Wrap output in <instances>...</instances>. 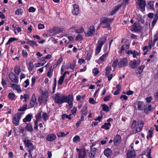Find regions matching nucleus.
<instances>
[{"instance_id":"1","label":"nucleus","mask_w":158,"mask_h":158,"mask_svg":"<svg viewBox=\"0 0 158 158\" xmlns=\"http://www.w3.org/2000/svg\"><path fill=\"white\" fill-rule=\"evenodd\" d=\"M54 102L59 104L66 102L68 103L70 108L72 107L73 106V98L72 96L69 95L67 96L63 95L59 93H57L55 95L54 97Z\"/></svg>"},{"instance_id":"2","label":"nucleus","mask_w":158,"mask_h":158,"mask_svg":"<svg viewBox=\"0 0 158 158\" xmlns=\"http://www.w3.org/2000/svg\"><path fill=\"white\" fill-rule=\"evenodd\" d=\"M143 122L142 121H138L137 123L136 121H133L131 126L133 133L135 134L139 132L143 128Z\"/></svg>"},{"instance_id":"3","label":"nucleus","mask_w":158,"mask_h":158,"mask_svg":"<svg viewBox=\"0 0 158 158\" xmlns=\"http://www.w3.org/2000/svg\"><path fill=\"white\" fill-rule=\"evenodd\" d=\"M106 40V38L105 36L102 37V38H100V40L98 42L96 48V55H97L100 52L101 48Z\"/></svg>"},{"instance_id":"4","label":"nucleus","mask_w":158,"mask_h":158,"mask_svg":"<svg viewBox=\"0 0 158 158\" xmlns=\"http://www.w3.org/2000/svg\"><path fill=\"white\" fill-rule=\"evenodd\" d=\"M113 20V19H111L107 18H105L101 22V24L103 28H105L107 27L108 30H110L111 29V28L109 23L112 22Z\"/></svg>"},{"instance_id":"5","label":"nucleus","mask_w":158,"mask_h":158,"mask_svg":"<svg viewBox=\"0 0 158 158\" xmlns=\"http://www.w3.org/2000/svg\"><path fill=\"white\" fill-rule=\"evenodd\" d=\"M20 118L21 114L19 113L14 115L13 119V123L15 126H18L19 125Z\"/></svg>"},{"instance_id":"6","label":"nucleus","mask_w":158,"mask_h":158,"mask_svg":"<svg viewBox=\"0 0 158 158\" xmlns=\"http://www.w3.org/2000/svg\"><path fill=\"white\" fill-rule=\"evenodd\" d=\"M95 31V29L94 26H91L89 27L87 32H85V35L87 37L93 36Z\"/></svg>"},{"instance_id":"7","label":"nucleus","mask_w":158,"mask_h":158,"mask_svg":"<svg viewBox=\"0 0 158 158\" xmlns=\"http://www.w3.org/2000/svg\"><path fill=\"white\" fill-rule=\"evenodd\" d=\"M24 142L26 146L28 148L27 149L28 151L30 150L32 151L34 149H35V147L33 146L32 143H31L30 140H25L24 141Z\"/></svg>"},{"instance_id":"8","label":"nucleus","mask_w":158,"mask_h":158,"mask_svg":"<svg viewBox=\"0 0 158 158\" xmlns=\"http://www.w3.org/2000/svg\"><path fill=\"white\" fill-rule=\"evenodd\" d=\"M134 106L136 107V106H137L138 109L139 110H143L145 108V104L144 103L141 101H137L134 103Z\"/></svg>"},{"instance_id":"9","label":"nucleus","mask_w":158,"mask_h":158,"mask_svg":"<svg viewBox=\"0 0 158 158\" xmlns=\"http://www.w3.org/2000/svg\"><path fill=\"white\" fill-rule=\"evenodd\" d=\"M76 151L77 152H78V158H85L86 156V153L85 149H80L78 148H77Z\"/></svg>"},{"instance_id":"10","label":"nucleus","mask_w":158,"mask_h":158,"mask_svg":"<svg viewBox=\"0 0 158 158\" xmlns=\"http://www.w3.org/2000/svg\"><path fill=\"white\" fill-rule=\"evenodd\" d=\"M140 61L139 60H134L133 61H131L129 63L130 66L132 68H135L138 66L140 64Z\"/></svg>"},{"instance_id":"11","label":"nucleus","mask_w":158,"mask_h":158,"mask_svg":"<svg viewBox=\"0 0 158 158\" xmlns=\"http://www.w3.org/2000/svg\"><path fill=\"white\" fill-rule=\"evenodd\" d=\"M9 78L11 81L14 83H17L18 82V80L15 73L13 72L10 73L9 75Z\"/></svg>"},{"instance_id":"12","label":"nucleus","mask_w":158,"mask_h":158,"mask_svg":"<svg viewBox=\"0 0 158 158\" xmlns=\"http://www.w3.org/2000/svg\"><path fill=\"white\" fill-rule=\"evenodd\" d=\"M48 96L45 94H43L39 98V101L40 103H42L43 102H46L48 100Z\"/></svg>"},{"instance_id":"13","label":"nucleus","mask_w":158,"mask_h":158,"mask_svg":"<svg viewBox=\"0 0 158 158\" xmlns=\"http://www.w3.org/2000/svg\"><path fill=\"white\" fill-rule=\"evenodd\" d=\"M133 29L136 32H140L142 30V28L139 24L136 22L133 25Z\"/></svg>"},{"instance_id":"14","label":"nucleus","mask_w":158,"mask_h":158,"mask_svg":"<svg viewBox=\"0 0 158 158\" xmlns=\"http://www.w3.org/2000/svg\"><path fill=\"white\" fill-rule=\"evenodd\" d=\"M137 4L142 9H145L146 2L145 0H137Z\"/></svg>"},{"instance_id":"15","label":"nucleus","mask_w":158,"mask_h":158,"mask_svg":"<svg viewBox=\"0 0 158 158\" xmlns=\"http://www.w3.org/2000/svg\"><path fill=\"white\" fill-rule=\"evenodd\" d=\"M72 13L74 15H77L79 13V9L78 5L75 4L73 5V9L72 11Z\"/></svg>"},{"instance_id":"16","label":"nucleus","mask_w":158,"mask_h":158,"mask_svg":"<svg viewBox=\"0 0 158 158\" xmlns=\"http://www.w3.org/2000/svg\"><path fill=\"white\" fill-rule=\"evenodd\" d=\"M127 63V58H124L121 60L118 64V67L121 68L126 65Z\"/></svg>"},{"instance_id":"17","label":"nucleus","mask_w":158,"mask_h":158,"mask_svg":"<svg viewBox=\"0 0 158 158\" xmlns=\"http://www.w3.org/2000/svg\"><path fill=\"white\" fill-rule=\"evenodd\" d=\"M121 141V137L120 136L118 135H117L114 137V145H118Z\"/></svg>"},{"instance_id":"18","label":"nucleus","mask_w":158,"mask_h":158,"mask_svg":"<svg viewBox=\"0 0 158 158\" xmlns=\"http://www.w3.org/2000/svg\"><path fill=\"white\" fill-rule=\"evenodd\" d=\"M56 138V135L54 134H50L46 137V139L49 141H52L54 140Z\"/></svg>"},{"instance_id":"19","label":"nucleus","mask_w":158,"mask_h":158,"mask_svg":"<svg viewBox=\"0 0 158 158\" xmlns=\"http://www.w3.org/2000/svg\"><path fill=\"white\" fill-rule=\"evenodd\" d=\"M127 158H134L136 156L134 150H129L127 153Z\"/></svg>"},{"instance_id":"20","label":"nucleus","mask_w":158,"mask_h":158,"mask_svg":"<svg viewBox=\"0 0 158 158\" xmlns=\"http://www.w3.org/2000/svg\"><path fill=\"white\" fill-rule=\"evenodd\" d=\"M36 102V98L35 94H33L32 96L31 100L30 102V106L31 108L33 107L34 106L35 103Z\"/></svg>"},{"instance_id":"21","label":"nucleus","mask_w":158,"mask_h":158,"mask_svg":"<svg viewBox=\"0 0 158 158\" xmlns=\"http://www.w3.org/2000/svg\"><path fill=\"white\" fill-rule=\"evenodd\" d=\"M154 1H150L149 2L147 5V7L148 9L155 10L154 7Z\"/></svg>"},{"instance_id":"22","label":"nucleus","mask_w":158,"mask_h":158,"mask_svg":"<svg viewBox=\"0 0 158 158\" xmlns=\"http://www.w3.org/2000/svg\"><path fill=\"white\" fill-rule=\"evenodd\" d=\"M11 87L18 92H20L21 91V89L19 85H17L15 84H13L11 85Z\"/></svg>"},{"instance_id":"23","label":"nucleus","mask_w":158,"mask_h":158,"mask_svg":"<svg viewBox=\"0 0 158 158\" xmlns=\"http://www.w3.org/2000/svg\"><path fill=\"white\" fill-rule=\"evenodd\" d=\"M96 149L94 148H91L90 152L89 154V157L90 158H94L96 153Z\"/></svg>"},{"instance_id":"24","label":"nucleus","mask_w":158,"mask_h":158,"mask_svg":"<svg viewBox=\"0 0 158 158\" xmlns=\"http://www.w3.org/2000/svg\"><path fill=\"white\" fill-rule=\"evenodd\" d=\"M104 155L107 157H109L111 155L112 151L109 148H106L104 152Z\"/></svg>"},{"instance_id":"25","label":"nucleus","mask_w":158,"mask_h":158,"mask_svg":"<svg viewBox=\"0 0 158 158\" xmlns=\"http://www.w3.org/2000/svg\"><path fill=\"white\" fill-rule=\"evenodd\" d=\"M129 45L127 44H125L124 45L122 46L120 49L119 53H122L123 52V51L129 48Z\"/></svg>"},{"instance_id":"26","label":"nucleus","mask_w":158,"mask_h":158,"mask_svg":"<svg viewBox=\"0 0 158 158\" xmlns=\"http://www.w3.org/2000/svg\"><path fill=\"white\" fill-rule=\"evenodd\" d=\"M76 27L75 26L73 27H71V29L72 30L75 29V31L76 33H82L84 31V29L82 27H81L78 29H76Z\"/></svg>"},{"instance_id":"27","label":"nucleus","mask_w":158,"mask_h":158,"mask_svg":"<svg viewBox=\"0 0 158 158\" xmlns=\"http://www.w3.org/2000/svg\"><path fill=\"white\" fill-rule=\"evenodd\" d=\"M32 116V114H30L27 115L25 118L23 119V121L24 122H26L27 121L29 122L30 121L31 119Z\"/></svg>"},{"instance_id":"28","label":"nucleus","mask_w":158,"mask_h":158,"mask_svg":"<svg viewBox=\"0 0 158 158\" xmlns=\"http://www.w3.org/2000/svg\"><path fill=\"white\" fill-rule=\"evenodd\" d=\"M81 111L82 115L86 116L87 115L88 111L87 110V107L86 106L81 109Z\"/></svg>"},{"instance_id":"29","label":"nucleus","mask_w":158,"mask_h":158,"mask_svg":"<svg viewBox=\"0 0 158 158\" xmlns=\"http://www.w3.org/2000/svg\"><path fill=\"white\" fill-rule=\"evenodd\" d=\"M144 67V65H141L139 67L138 69L136 70V73L139 74H140L142 72L143 69Z\"/></svg>"},{"instance_id":"30","label":"nucleus","mask_w":158,"mask_h":158,"mask_svg":"<svg viewBox=\"0 0 158 158\" xmlns=\"http://www.w3.org/2000/svg\"><path fill=\"white\" fill-rule=\"evenodd\" d=\"M158 19V13H156L154 17L152 22V26H154L156 23L157 20Z\"/></svg>"},{"instance_id":"31","label":"nucleus","mask_w":158,"mask_h":158,"mask_svg":"<svg viewBox=\"0 0 158 158\" xmlns=\"http://www.w3.org/2000/svg\"><path fill=\"white\" fill-rule=\"evenodd\" d=\"M49 116L46 112H43L42 114V117L44 120L46 121L48 119Z\"/></svg>"},{"instance_id":"32","label":"nucleus","mask_w":158,"mask_h":158,"mask_svg":"<svg viewBox=\"0 0 158 158\" xmlns=\"http://www.w3.org/2000/svg\"><path fill=\"white\" fill-rule=\"evenodd\" d=\"M25 129L27 130L28 131H32L33 129L32 126L31 124H27L25 127Z\"/></svg>"},{"instance_id":"33","label":"nucleus","mask_w":158,"mask_h":158,"mask_svg":"<svg viewBox=\"0 0 158 158\" xmlns=\"http://www.w3.org/2000/svg\"><path fill=\"white\" fill-rule=\"evenodd\" d=\"M14 72L16 74L19 75L21 72L20 67L18 66L15 67L14 68Z\"/></svg>"},{"instance_id":"34","label":"nucleus","mask_w":158,"mask_h":158,"mask_svg":"<svg viewBox=\"0 0 158 158\" xmlns=\"http://www.w3.org/2000/svg\"><path fill=\"white\" fill-rule=\"evenodd\" d=\"M34 67L33 64L31 61L29 62L28 64V68L29 71H31Z\"/></svg>"},{"instance_id":"35","label":"nucleus","mask_w":158,"mask_h":158,"mask_svg":"<svg viewBox=\"0 0 158 158\" xmlns=\"http://www.w3.org/2000/svg\"><path fill=\"white\" fill-rule=\"evenodd\" d=\"M41 112H40L38 113L37 114L35 115L36 120L35 121H37V122H38V121L40 120L41 118Z\"/></svg>"},{"instance_id":"36","label":"nucleus","mask_w":158,"mask_h":158,"mask_svg":"<svg viewBox=\"0 0 158 158\" xmlns=\"http://www.w3.org/2000/svg\"><path fill=\"white\" fill-rule=\"evenodd\" d=\"M102 109L103 110L106 112H108L109 111V107L106 104L102 105Z\"/></svg>"},{"instance_id":"37","label":"nucleus","mask_w":158,"mask_h":158,"mask_svg":"<svg viewBox=\"0 0 158 158\" xmlns=\"http://www.w3.org/2000/svg\"><path fill=\"white\" fill-rule=\"evenodd\" d=\"M120 7L119 6H116L115 7L114 10L111 12V14L112 15H114L119 10Z\"/></svg>"},{"instance_id":"38","label":"nucleus","mask_w":158,"mask_h":158,"mask_svg":"<svg viewBox=\"0 0 158 158\" xmlns=\"http://www.w3.org/2000/svg\"><path fill=\"white\" fill-rule=\"evenodd\" d=\"M111 71V68L109 66H107L106 68L105 76H107L109 75Z\"/></svg>"},{"instance_id":"39","label":"nucleus","mask_w":158,"mask_h":158,"mask_svg":"<svg viewBox=\"0 0 158 158\" xmlns=\"http://www.w3.org/2000/svg\"><path fill=\"white\" fill-rule=\"evenodd\" d=\"M80 138L79 136L76 135L75 136L73 139V141L75 143H78L80 141Z\"/></svg>"},{"instance_id":"40","label":"nucleus","mask_w":158,"mask_h":158,"mask_svg":"<svg viewBox=\"0 0 158 158\" xmlns=\"http://www.w3.org/2000/svg\"><path fill=\"white\" fill-rule=\"evenodd\" d=\"M107 55L108 54L107 53L103 55L100 57V60L102 61V62L104 61L105 60V59L106 56H107Z\"/></svg>"},{"instance_id":"41","label":"nucleus","mask_w":158,"mask_h":158,"mask_svg":"<svg viewBox=\"0 0 158 158\" xmlns=\"http://www.w3.org/2000/svg\"><path fill=\"white\" fill-rule=\"evenodd\" d=\"M23 10L22 9L19 8L15 11V14L18 15H21L23 13Z\"/></svg>"},{"instance_id":"42","label":"nucleus","mask_w":158,"mask_h":158,"mask_svg":"<svg viewBox=\"0 0 158 158\" xmlns=\"http://www.w3.org/2000/svg\"><path fill=\"white\" fill-rule=\"evenodd\" d=\"M83 39L82 36L81 35L79 34L77 35L76 37V40L78 41H80Z\"/></svg>"},{"instance_id":"43","label":"nucleus","mask_w":158,"mask_h":158,"mask_svg":"<svg viewBox=\"0 0 158 158\" xmlns=\"http://www.w3.org/2000/svg\"><path fill=\"white\" fill-rule=\"evenodd\" d=\"M76 61L73 60V64H71L70 66V68L72 69L73 70L74 69L75 66H76V65L75 64Z\"/></svg>"},{"instance_id":"44","label":"nucleus","mask_w":158,"mask_h":158,"mask_svg":"<svg viewBox=\"0 0 158 158\" xmlns=\"http://www.w3.org/2000/svg\"><path fill=\"white\" fill-rule=\"evenodd\" d=\"M61 118L63 119H64L65 118H68L69 120H70L71 119V117H69L68 115H67L66 114H63L62 115Z\"/></svg>"},{"instance_id":"45","label":"nucleus","mask_w":158,"mask_h":158,"mask_svg":"<svg viewBox=\"0 0 158 158\" xmlns=\"http://www.w3.org/2000/svg\"><path fill=\"white\" fill-rule=\"evenodd\" d=\"M8 96L9 99L11 100H13L15 97V94L13 93H9Z\"/></svg>"},{"instance_id":"46","label":"nucleus","mask_w":158,"mask_h":158,"mask_svg":"<svg viewBox=\"0 0 158 158\" xmlns=\"http://www.w3.org/2000/svg\"><path fill=\"white\" fill-rule=\"evenodd\" d=\"M158 40V31H157L154 35L153 42L155 43Z\"/></svg>"},{"instance_id":"47","label":"nucleus","mask_w":158,"mask_h":158,"mask_svg":"<svg viewBox=\"0 0 158 158\" xmlns=\"http://www.w3.org/2000/svg\"><path fill=\"white\" fill-rule=\"evenodd\" d=\"M118 60L117 59L115 60L113 62V64L112 66L114 68H115L117 67V64H118Z\"/></svg>"},{"instance_id":"48","label":"nucleus","mask_w":158,"mask_h":158,"mask_svg":"<svg viewBox=\"0 0 158 158\" xmlns=\"http://www.w3.org/2000/svg\"><path fill=\"white\" fill-rule=\"evenodd\" d=\"M27 105L25 104L21 108H19L18 110L19 111H24L27 109Z\"/></svg>"},{"instance_id":"49","label":"nucleus","mask_w":158,"mask_h":158,"mask_svg":"<svg viewBox=\"0 0 158 158\" xmlns=\"http://www.w3.org/2000/svg\"><path fill=\"white\" fill-rule=\"evenodd\" d=\"M93 73L96 76L99 73V71L98 69L95 68L93 70Z\"/></svg>"},{"instance_id":"50","label":"nucleus","mask_w":158,"mask_h":158,"mask_svg":"<svg viewBox=\"0 0 158 158\" xmlns=\"http://www.w3.org/2000/svg\"><path fill=\"white\" fill-rule=\"evenodd\" d=\"M66 135V134L63 132H59L57 134V136L58 137H61L64 136Z\"/></svg>"},{"instance_id":"51","label":"nucleus","mask_w":158,"mask_h":158,"mask_svg":"<svg viewBox=\"0 0 158 158\" xmlns=\"http://www.w3.org/2000/svg\"><path fill=\"white\" fill-rule=\"evenodd\" d=\"M17 39H16V38L14 37L10 38L9 40H8V42L7 43V44H9L11 42L14 41L15 40H17Z\"/></svg>"},{"instance_id":"52","label":"nucleus","mask_w":158,"mask_h":158,"mask_svg":"<svg viewBox=\"0 0 158 158\" xmlns=\"http://www.w3.org/2000/svg\"><path fill=\"white\" fill-rule=\"evenodd\" d=\"M149 134L148 135L147 137L148 139V138H151L152 136V134L153 133L152 131V130H149L148 131Z\"/></svg>"},{"instance_id":"53","label":"nucleus","mask_w":158,"mask_h":158,"mask_svg":"<svg viewBox=\"0 0 158 158\" xmlns=\"http://www.w3.org/2000/svg\"><path fill=\"white\" fill-rule=\"evenodd\" d=\"M102 127L103 128H104L106 130H108L110 129V127L109 126L106 125V123H105L104 125H103Z\"/></svg>"},{"instance_id":"54","label":"nucleus","mask_w":158,"mask_h":158,"mask_svg":"<svg viewBox=\"0 0 158 158\" xmlns=\"http://www.w3.org/2000/svg\"><path fill=\"white\" fill-rule=\"evenodd\" d=\"M77 111V108L74 107L73 108V109L71 110V112L73 114L75 115Z\"/></svg>"},{"instance_id":"55","label":"nucleus","mask_w":158,"mask_h":158,"mask_svg":"<svg viewBox=\"0 0 158 158\" xmlns=\"http://www.w3.org/2000/svg\"><path fill=\"white\" fill-rule=\"evenodd\" d=\"M139 54V52H138L137 51L135 50L133 52V56L134 58H135L137 56H138Z\"/></svg>"},{"instance_id":"56","label":"nucleus","mask_w":158,"mask_h":158,"mask_svg":"<svg viewBox=\"0 0 158 158\" xmlns=\"http://www.w3.org/2000/svg\"><path fill=\"white\" fill-rule=\"evenodd\" d=\"M24 84H25L24 85V87L26 88L29 84V80L28 79H27L24 82Z\"/></svg>"},{"instance_id":"57","label":"nucleus","mask_w":158,"mask_h":158,"mask_svg":"<svg viewBox=\"0 0 158 158\" xmlns=\"http://www.w3.org/2000/svg\"><path fill=\"white\" fill-rule=\"evenodd\" d=\"M64 78L61 77V76L60 77L58 81V84H59L60 85L63 83L64 80Z\"/></svg>"},{"instance_id":"58","label":"nucleus","mask_w":158,"mask_h":158,"mask_svg":"<svg viewBox=\"0 0 158 158\" xmlns=\"http://www.w3.org/2000/svg\"><path fill=\"white\" fill-rule=\"evenodd\" d=\"M89 102L91 104H94L96 103L94 99L93 98H90L89 99Z\"/></svg>"},{"instance_id":"59","label":"nucleus","mask_w":158,"mask_h":158,"mask_svg":"<svg viewBox=\"0 0 158 158\" xmlns=\"http://www.w3.org/2000/svg\"><path fill=\"white\" fill-rule=\"evenodd\" d=\"M35 81V76H33L31 79V81L32 83L31 84V86H33L34 84V83Z\"/></svg>"},{"instance_id":"60","label":"nucleus","mask_w":158,"mask_h":158,"mask_svg":"<svg viewBox=\"0 0 158 158\" xmlns=\"http://www.w3.org/2000/svg\"><path fill=\"white\" fill-rule=\"evenodd\" d=\"M28 55L27 52L26 51L23 50L22 52V55L24 57H26Z\"/></svg>"},{"instance_id":"61","label":"nucleus","mask_w":158,"mask_h":158,"mask_svg":"<svg viewBox=\"0 0 158 158\" xmlns=\"http://www.w3.org/2000/svg\"><path fill=\"white\" fill-rule=\"evenodd\" d=\"M44 24L40 23L39 24L38 26V28L39 29H41L44 28Z\"/></svg>"},{"instance_id":"62","label":"nucleus","mask_w":158,"mask_h":158,"mask_svg":"<svg viewBox=\"0 0 158 158\" xmlns=\"http://www.w3.org/2000/svg\"><path fill=\"white\" fill-rule=\"evenodd\" d=\"M28 10L30 12H34L35 10V9L33 7H31Z\"/></svg>"},{"instance_id":"63","label":"nucleus","mask_w":158,"mask_h":158,"mask_svg":"<svg viewBox=\"0 0 158 158\" xmlns=\"http://www.w3.org/2000/svg\"><path fill=\"white\" fill-rule=\"evenodd\" d=\"M56 28H54L52 29H50L49 31V33L55 34L56 33Z\"/></svg>"},{"instance_id":"64","label":"nucleus","mask_w":158,"mask_h":158,"mask_svg":"<svg viewBox=\"0 0 158 158\" xmlns=\"http://www.w3.org/2000/svg\"><path fill=\"white\" fill-rule=\"evenodd\" d=\"M19 132L21 133H23L24 131V128L22 127H19Z\"/></svg>"}]
</instances>
